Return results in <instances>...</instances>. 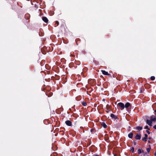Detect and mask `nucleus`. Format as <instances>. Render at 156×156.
<instances>
[{
    "label": "nucleus",
    "mask_w": 156,
    "mask_h": 156,
    "mask_svg": "<svg viewBox=\"0 0 156 156\" xmlns=\"http://www.w3.org/2000/svg\"><path fill=\"white\" fill-rule=\"evenodd\" d=\"M156 121V118L154 116H152L150 117V119L147 120V123L149 126H152V123L153 122H155Z\"/></svg>",
    "instance_id": "obj_1"
},
{
    "label": "nucleus",
    "mask_w": 156,
    "mask_h": 156,
    "mask_svg": "<svg viewBox=\"0 0 156 156\" xmlns=\"http://www.w3.org/2000/svg\"><path fill=\"white\" fill-rule=\"evenodd\" d=\"M117 106L119 107L121 110H122L125 108L124 104L122 102L119 103L117 104Z\"/></svg>",
    "instance_id": "obj_2"
},
{
    "label": "nucleus",
    "mask_w": 156,
    "mask_h": 156,
    "mask_svg": "<svg viewBox=\"0 0 156 156\" xmlns=\"http://www.w3.org/2000/svg\"><path fill=\"white\" fill-rule=\"evenodd\" d=\"M65 123L68 126H71L72 125V122L70 120H67L65 122Z\"/></svg>",
    "instance_id": "obj_3"
},
{
    "label": "nucleus",
    "mask_w": 156,
    "mask_h": 156,
    "mask_svg": "<svg viewBox=\"0 0 156 156\" xmlns=\"http://www.w3.org/2000/svg\"><path fill=\"white\" fill-rule=\"evenodd\" d=\"M130 107H131V106L129 102L126 103L125 105V107L126 108Z\"/></svg>",
    "instance_id": "obj_4"
},
{
    "label": "nucleus",
    "mask_w": 156,
    "mask_h": 156,
    "mask_svg": "<svg viewBox=\"0 0 156 156\" xmlns=\"http://www.w3.org/2000/svg\"><path fill=\"white\" fill-rule=\"evenodd\" d=\"M101 71L102 74L105 75H109V74L108 73V72L105 71V70H101Z\"/></svg>",
    "instance_id": "obj_5"
},
{
    "label": "nucleus",
    "mask_w": 156,
    "mask_h": 156,
    "mask_svg": "<svg viewBox=\"0 0 156 156\" xmlns=\"http://www.w3.org/2000/svg\"><path fill=\"white\" fill-rule=\"evenodd\" d=\"M42 20L45 23H47L48 21V19L46 17H43L42 18Z\"/></svg>",
    "instance_id": "obj_6"
},
{
    "label": "nucleus",
    "mask_w": 156,
    "mask_h": 156,
    "mask_svg": "<svg viewBox=\"0 0 156 156\" xmlns=\"http://www.w3.org/2000/svg\"><path fill=\"white\" fill-rule=\"evenodd\" d=\"M141 135L140 134H137L135 136V138L137 140H140L141 138Z\"/></svg>",
    "instance_id": "obj_7"
},
{
    "label": "nucleus",
    "mask_w": 156,
    "mask_h": 156,
    "mask_svg": "<svg viewBox=\"0 0 156 156\" xmlns=\"http://www.w3.org/2000/svg\"><path fill=\"white\" fill-rule=\"evenodd\" d=\"M111 116L112 118H113L114 119H117V117L115 115L113 114H112L111 115Z\"/></svg>",
    "instance_id": "obj_8"
},
{
    "label": "nucleus",
    "mask_w": 156,
    "mask_h": 156,
    "mask_svg": "<svg viewBox=\"0 0 156 156\" xmlns=\"http://www.w3.org/2000/svg\"><path fill=\"white\" fill-rule=\"evenodd\" d=\"M101 125L105 128H106L107 127V126L106 125L105 123L104 122H102Z\"/></svg>",
    "instance_id": "obj_9"
},
{
    "label": "nucleus",
    "mask_w": 156,
    "mask_h": 156,
    "mask_svg": "<svg viewBox=\"0 0 156 156\" xmlns=\"http://www.w3.org/2000/svg\"><path fill=\"white\" fill-rule=\"evenodd\" d=\"M142 152L144 153V151H142L140 149H138V154H141Z\"/></svg>",
    "instance_id": "obj_10"
},
{
    "label": "nucleus",
    "mask_w": 156,
    "mask_h": 156,
    "mask_svg": "<svg viewBox=\"0 0 156 156\" xmlns=\"http://www.w3.org/2000/svg\"><path fill=\"white\" fill-rule=\"evenodd\" d=\"M142 127L141 126H138L136 128L137 130H140L142 129Z\"/></svg>",
    "instance_id": "obj_11"
},
{
    "label": "nucleus",
    "mask_w": 156,
    "mask_h": 156,
    "mask_svg": "<svg viewBox=\"0 0 156 156\" xmlns=\"http://www.w3.org/2000/svg\"><path fill=\"white\" fill-rule=\"evenodd\" d=\"M133 136V133H129L128 135V137L130 138H132Z\"/></svg>",
    "instance_id": "obj_12"
},
{
    "label": "nucleus",
    "mask_w": 156,
    "mask_h": 156,
    "mask_svg": "<svg viewBox=\"0 0 156 156\" xmlns=\"http://www.w3.org/2000/svg\"><path fill=\"white\" fill-rule=\"evenodd\" d=\"M82 105L84 106H86L87 105V103L85 102H82Z\"/></svg>",
    "instance_id": "obj_13"
},
{
    "label": "nucleus",
    "mask_w": 156,
    "mask_h": 156,
    "mask_svg": "<svg viewBox=\"0 0 156 156\" xmlns=\"http://www.w3.org/2000/svg\"><path fill=\"white\" fill-rule=\"evenodd\" d=\"M151 79L152 80H154L155 79V77L154 76H152L151 77Z\"/></svg>",
    "instance_id": "obj_14"
},
{
    "label": "nucleus",
    "mask_w": 156,
    "mask_h": 156,
    "mask_svg": "<svg viewBox=\"0 0 156 156\" xmlns=\"http://www.w3.org/2000/svg\"><path fill=\"white\" fill-rule=\"evenodd\" d=\"M150 147L149 148H147V152L149 153L150 152V150L151 149V148L150 147V146H149Z\"/></svg>",
    "instance_id": "obj_15"
},
{
    "label": "nucleus",
    "mask_w": 156,
    "mask_h": 156,
    "mask_svg": "<svg viewBox=\"0 0 156 156\" xmlns=\"http://www.w3.org/2000/svg\"><path fill=\"white\" fill-rule=\"evenodd\" d=\"M55 25H56L55 26V27L58 26V25H59V22L58 21H56L55 22Z\"/></svg>",
    "instance_id": "obj_16"
},
{
    "label": "nucleus",
    "mask_w": 156,
    "mask_h": 156,
    "mask_svg": "<svg viewBox=\"0 0 156 156\" xmlns=\"http://www.w3.org/2000/svg\"><path fill=\"white\" fill-rule=\"evenodd\" d=\"M134 148L133 147H132L131 148V150L132 152L133 153L134 152Z\"/></svg>",
    "instance_id": "obj_17"
},
{
    "label": "nucleus",
    "mask_w": 156,
    "mask_h": 156,
    "mask_svg": "<svg viewBox=\"0 0 156 156\" xmlns=\"http://www.w3.org/2000/svg\"><path fill=\"white\" fill-rule=\"evenodd\" d=\"M147 138H145V137L142 138V140L144 141H147Z\"/></svg>",
    "instance_id": "obj_18"
},
{
    "label": "nucleus",
    "mask_w": 156,
    "mask_h": 156,
    "mask_svg": "<svg viewBox=\"0 0 156 156\" xmlns=\"http://www.w3.org/2000/svg\"><path fill=\"white\" fill-rule=\"evenodd\" d=\"M144 136H145V138H147V134H144Z\"/></svg>",
    "instance_id": "obj_19"
},
{
    "label": "nucleus",
    "mask_w": 156,
    "mask_h": 156,
    "mask_svg": "<svg viewBox=\"0 0 156 156\" xmlns=\"http://www.w3.org/2000/svg\"><path fill=\"white\" fill-rule=\"evenodd\" d=\"M146 132L148 134H150V132L148 130H147Z\"/></svg>",
    "instance_id": "obj_20"
},
{
    "label": "nucleus",
    "mask_w": 156,
    "mask_h": 156,
    "mask_svg": "<svg viewBox=\"0 0 156 156\" xmlns=\"http://www.w3.org/2000/svg\"><path fill=\"white\" fill-rule=\"evenodd\" d=\"M145 128V129H148V126H146Z\"/></svg>",
    "instance_id": "obj_21"
},
{
    "label": "nucleus",
    "mask_w": 156,
    "mask_h": 156,
    "mask_svg": "<svg viewBox=\"0 0 156 156\" xmlns=\"http://www.w3.org/2000/svg\"><path fill=\"white\" fill-rule=\"evenodd\" d=\"M153 128H154L155 129H156V125H154L153 126Z\"/></svg>",
    "instance_id": "obj_22"
},
{
    "label": "nucleus",
    "mask_w": 156,
    "mask_h": 156,
    "mask_svg": "<svg viewBox=\"0 0 156 156\" xmlns=\"http://www.w3.org/2000/svg\"><path fill=\"white\" fill-rule=\"evenodd\" d=\"M93 156H99L98 155L96 154V155H94Z\"/></svg>",
    "instance_id": "obj_23"
},
{
    "label": "nucleus",
    "mask_w": 156,
    "mask_h": 156,
    "mask_svg": "<svg viewBox=\"0 0 156 156\" xmlns=\"http://www.w3.org/2000/svg\"><path fill=\"white\" fill-rule=\"evenodd\" d=\"M154 155H155V156H156V152H155L154 154Z\"/></svg>",
    "instance_id": "obj_24"
},
{
    "label": "nucleus",
    "mask_w": 156,
    "mask_h": 156,
    "mask_svg": "<svg viewBox=\"0 0 156 156\" xmlns=\"http://www.w3.org/2000/svg\"><path fill=\"white\" fill-rule=\"evenodd\" d=\"M149 139H151V137H149Z\"/></svg>",
    "instance_id": "obj_25"
},
{
    "label": "nucleus",
    "mask_w": 156,
    "mask_h": 156,
    "mask_svg": "<svg viewBox=\"0 0 156 156\" xmlns=\"http://www.w3.org/2000/svg\"><path fill=\"white\" fill-rule=\"evenodd\" d=\"M116 103H117V102H116L115 103V105H116Z\"/></svg>",
    "instance_id": "obj_26"
},
{
    "label": "nucleus",
    "mask_w": 156,
    "mask_h": 156,
    "mask_svg": "<svg viewBox=\"0 0 156 156\" xmlns=\"http://www.w3.org/2000/svg\"><path fill=\"white\" fill-rule=\"evenodd\" d=\"M134 144H135H135H136V143H134Z\"/></svg>",
    "instance_id": "obj_27"
},
{
    "label": "nucleus",
    "mask_w": 156,
    "mask_h": 156,
    "mask_svg": "<svg viewBox=\"0 0 156 156\" xmlns=\"http://www.w3.org/2000/svg\"><path fill=\"white\" fill-rule=\"evenodd\" d=\"M140 93H142V91H140Z\"/></svg>",
    "instance_id": "obj_28"
}]
</instances>
